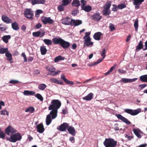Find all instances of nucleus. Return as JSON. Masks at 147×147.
<instances>
[{
	"mask_svg": "<svg viewBox=\"0 0 147 147\" xmlns=\"http://www.w3.org/2000/svg\"><path fill=\"white\" fill-rule=\"evenodd\" d=\"M6 114L7 116H8L9 113L6 110H4L0 111V114L1 115H5Z\"/></svg>",
	"mask_w": 147,
	"mask_h": 147,
	"instance_id": "49",
	"label": "nucleus"
},
{
	"mask_svg": "<svg viewBox=\"0 0 147 147\" xmlns=\"http://www.w3.org/2000/svg\"><path fill=\"white\" fill-rule=\"evenodd\" d=\"M40 51L42 55H45L47 51V50L46 48V47L45 46H41L40 48Z\"/></svg>",
	"mask_w": 147,
	"mask_h": 147,
	"instance_id": "32",
	"label": "nucleus"
},
{
	"mask_svg": "<svg viewBox=\"0 0 147 147\" xmlns=\"http://www.w3.org/2000/svg\"><path fill=\"white\" fill-rule=\"evenodd\" d=\"M140 79L142 82H147V75H144L140 76Z\"/></svg>",
	"mask_w": 147,
	"mask_h": 147,
	"instance_id": "33",
	"label": "nucleus"
},
{
	"mask_svg": "<svg viewBox=\"0 0 147 147\" xmlns=\"http://www.w3.org/2000/svg\"><path fill=\"white\" fill-rule=\"evenodd\" d=\"M24 14L25 17L28 19L32 18L34 15L33 11L31 9L28 8L25 9Z\"/></svg>",
	"mask_w": 147,
	"mask_h": 147,
	"instance_id": "6",
	"label": "nucleus"
},
{
	"mask_svg": "<svg viewBox=\"0 0 147 147\" xmlns=\"http://www.w3.org/2000/svg\"><path fill=\"white\" fill-rule=\"evenodd\" d=\"M45 34L44 32H41L39 31H37L33 32L32 35L35 37H38L40 36V37H42Z\"/></svg>",
	"mask_w": 147,
	"mask_h": 147,
	"instance_id": "25",
	"label": "nucleus"
},
{
	"mask_svg": "<svg viewBox=\"0 0 147 147\" xmlns=\"http://www.w3.org/2000/svg\"><path fill=\"white\" fill-rule=\"evenodd\" d=\"M43 41L47 45H51L52 44V42L51 40L45 39L43 40Z\"/></svg>",
	"mask_w": 147,
	"mask_h": 147,
	"instance_id": "43",
	"label": "nucleus"
},
{
	"mask_svg": "<svg viewBox=\"0 0 147 147\" xmlns=\"http://www.w3.org/2000/svg\"><path fill=\"white\" fill-rule=\"evenodd\" d=\"M106 50L105 49H103L102 51V52L100 53L102 57V58L101 59H98L96 62H94L91 63V66H94L97 65L98 64L102 62L104 59L105 58L106 56Z\"/></svg>",
	"mask_w": 147,
	"mask_h": 147,
	"instance_id": "4",
	"label": "nucleus"
},
{
	"mask_svg": "<svg viewBox=\"0 0 147 147\" xmlns=\"http://www.w3.org/2000/svg\"><path fill=\"white\" fill-rule=\"evenodd\" d=\"M117 66V64H115L114 65L111 67L110 69L108 71L105 73V76L108 75L111 72L113 69H114Z\"/></svg>",
	"mask_w": 147,
	"mask_h": 147,
	"instance_id": "29",
	"label": "nucleus"
},
{
	"mask_svg": "<svg viewBox=\"0 0 147 147\" xmlns=\"http://www.w3.org/2000/svg\"><path fill=\"white\" fill-rule=\"evenodd\" d=\"M134 27L135 28V30L136 31H137L138 28V20H136L135 21L134 24Z\"/></svg>",
	"mask_w": 147,
	"mask_h": 147,
	"instance_id": "50",
	"label": "nucleus"
},
{
	"mask_svg": "<svg viewBox=\"0 0 147 147\" xmlns=\"http://www.w3.org/2000/svg\"><path fill=\"white\" fill-rule=\"evenodd\" d=\"M69 140L72 143H74L75 142V138L73 137H70L69 138Z\"/></svg>",
	"mask_w": 147,
	"mask_h": 147,
	"instance_id": "63",
	"label": "nucleus"
},
{
	"mask_svg": "<svg viewBox=\"0 0 147 147\" xmlns=\"http://www.w3.org/2000/svg\"><path fill=\"white\" fill-rule=\"evenodd\" d=\"M137 79V78H135L133 79H130L126 78H122L120 80V81L122 82H123L124 83H127L128 82L131 83L136 81Z\"/></svg>",
	"mask_w": 147,
	"mask_h": 147,
	"instance_id": "18",
	"label": "nucleus"
},
{
	"mask_svg": "<svg viewBox=\"0 0 147 147\" xmlns=\"http://www.w3.org/2000/svg\"><path fill=\"white\" fill-rule=\"evenodd\" d=\"M125 137L128 140H131V139L133 138V137L131 136H128L127 134L125 135Z\"/></svg>",
	"mask_w": 147,
	"mask_h": 147,
	"instance_id": "55",
	"label": "nucleus"
},
{
	"mask_svg": "<svg viewBox=\"0 0 147 147\" xmlns=\"http://www.w3.org/2000/svg\"><path fill=\"white\" fill-rule=\"evenodd\" d=\"M93 94L92 93H90L87 96L83 97V99L86 100H90L93 97Z\"/></svg>",
	"mask_w": 147,
	"mask_h": 147,
	"instance_id": "27",
	"label": "nucleus"
},
{
	"mask_svg": "<svg viewBox=\"0 0 147 147\" xmlns=\"http://www.w3.org/2000/svg\"><path fill=\"white\" fill-rule=\"evenodd\" d=\"M21 56L24 57V61L25 62H26L27 61V60L26 55L22 53L21 55Z\"/></svg>",
	"mask_w": 147,
	"mask_h": 147,
	"instance_id": "61",
	"label": "nucleus"
},
{
	"mask_svg": "<svg viewBox=\"0 0 147 147\" xmlns=\"http://www.w3.org/2000/svg\"><path fill=\"white\" fill-rule=\"evenodd\" d=\"M47 85L44 84H41L38 85V88L41 90H43L47 87Z\"/></svg>",
	"mask_w": 147,
	"mask_h": 147,
	"instance_id": "40",
	"label": "nucleus"
},
{
	"mask_svg": "<svg viewBox=\"0 0 147 147\" xmlns=\"http://www.w3.org/2000/svg\"><path fill=\"white\" fill-rule=\"evenodd\" d=\"M11 36L9 35H5L3 36L2 38L3 41L6 43H7L8 42V40L11 38Z\"/></svg>",
	"mask_w": 147,
	"mask_h": 147,
	"instance_id": "30",
	"label": "nucleus"
},
{
	"mask_svg": "<svg viewBox=\"0 0 147 147\" xmlns=\"http://www.w3.org/2000/svg\"><path fill=\"white\" fill-rule=\"evenodd\" d=\"M92 17L94 20L96 21H99L102 18V16L100 15L99 13L94 14Z\"/></svg>",
	"mask_w": 147,
	"mask_h": 147,
	"instance_id": "20",
	"label": "nucleus"
},
{
	"mask_svg": "<svg viewBox=\"0 0 147 147\" xmlns=\"http://www.w3.org/2000/svg\"><path fill=\"white\" fill-rule=\"evenodd\" d=\"M144 0H133V4L135 6L136 9H139L140 7V5H141L142 3L144 1Z\"/></svg>",
	"mask_w": 147,
	"mask_h": 147,
	"instance_id": "11",
	"label": "nucleus"
},
{
	"mask_svg": "<svg viewBox=\"0 0 147 147\" xmlns=\"http://www.w3.org/2000/svg\"><path fill=\"white\" fill-rule=\"evenodd\" d=\"M49 81L52 83H54L60 85L63 84V83L62 81H59L55 78H51L49 79Z\"/></svg>",
	"mask_w": 147,
	"mask_h": 147,
	"instance_id": "24",
	"label": "nucleus"
},
{
	"mask_svg": "<svg viewBox=\"0 0 147 147\" xmlns=\"http://www.w3.org/2000/svg\"><path fill=\"white\" fill-rule=\"evenodd\" d=\"M1 19L3 21L6 23L9 24L12 22L11 20L5 15L2 16Z\"/></svg>",
	"mask_w": 147,
	"mask_h": 147,
	"instance_id": "16",
	"label": "nucleus"
},
{
	"mask_svg": "<svg viewBox=\"0 0 147 147\" xmlns=\"http://www.w3.org/2000/svg\"><path fill=\"white\" fill-rule=\"evenodd\" d=\"M64 82H65L67 84L69 85H73L74 84V83L73 82L67 80V79H66V80H65Z\"/></svg>",
	"mask_w": 147,
	"mask_h": 147,
	"instance_id": "57",
	"label": "nucleus"
},
{
	"mask_svg": "<svg viewBox=\"0 0 147 147\" xmlns=\"http://www.w3.org/2000/svg\"><path fill=\"white\" fill-rule=\"evenodd\" d=\"M64 59V57L59 55L55 57L54 59V61L55 62H57L63 60Z\"/></svg>",
	"mask_w": 147,
	"mask_h": 147,
	"instance_id": "38",
	"label": "nucleus"
},
{
	"mask_svg": "<svg viewBox=\"0 0 147 147\" xmlns=\"http://www.w3.org/2000/svg\"><path fill=\"white\" fill-rule=\"evenodd\" d=\"M45 68L49 71L48 75H50L52 76L57 75L61 72L60 70L56 71H55L56 69L53 66H47Z\"/></svg>",
	"mask_w": 147,
	"mask_h": 147,
	"instance_id": "2",
	"label": "nucleus"
},
{
	"mask_svg": "<svg viewBox=\"0 0 147 147\" xmlns=\"http://www.w3.org/2000/svg\"><path fill=\"white\" fill-rule=\"evenodd\" d=\"M5 55L6 57H7V61H10L12 59V55L9 52V51L7 53H6Z\"/></svg>",
	"mask_w": 147,
	"mask_h": 147,
	"instance_id": "36",
	"label": "nucleus"
},
{
	"mask_svg": "<svg viewBox=\"0 0 147 147\" xmlns=\"http://www.w3.org/2000/svg\"><path fill=\"white\" fill-rule=\"evenodd\" d=\"M67 130L70 134L73 136H75L76 134V131L74 128L72 126L68 127Z\"/></svg>",
	"mask_w": 147,
	"mask_h": 147,
	"instance_id": "17",
	"label": "nucleus"
},
{
	"mask_svg": "<svg viewBox=\"0 0 147 147\" xmlns=\"http://www.w3.org/2000/svg\"><path fill=\"white\" fill-rule=\"evenodd\" d=\"M41 26L42 24L40 23H38L35 26V27L37 29H39L41 28Z\"/></svg>",
	"mask_w": 147,
	"mask_h": 147,
	"instance_id": "64",
	"label": "nucleus"
},
{
	"mask_svg": "<svg viewBox=\"0 0 147 147\" xmlns=\"http://www.w3.org/2000/svg\"><path fill=\"white\" fill-rule=\"evenodd\" d=\"M92 9L91 6L87 5L83 7V10L87 12H89Z\"/></svg>",
	"mask_w": 147,
	"mask_h": 147,
	"instance_id": "42",
	"label": "nucleus"
},
{
	"mask_svg": "<svg viewBox=\"0 0 147 147\" xmlns=\"http://www.w3.org/2000/svg\"><path fill=\"white\" fill-rule=\"evenodd\" d=\"M35 94V92H34L29 90H25L23 92L24 95L26 96L34 95Z\"/></svg>",
	"mask_w": 147,
	"mask_h": 147,
	"instance_id": "31",
	"label": "nucleus"
},
{
	"mask_svg": "<svg viewBox=\"0 0 147 147\" xmlns=\"http://www.w3.org/2000/svg\"><path fill=\"white\" fill-rule=\"evenodd\" d=\"M63 6H64L61 4L58 6L57 7L58 10L60 12L64 11V7Z\"/></svg>",
	"mask_w": 147,
	"mask_h": 147,
	"instance_id": "46",
	"label": "nucleus"
},
{
	"mask_svg": "<svg viewBox=\"0 0 147 147\" xmlns=\"http://www.w3.org/2000/svg\"><path fill=\"white\" fill-rule=\"evenodd\" d=\"M113 7L112 8V11H117L118 9V7L115 4H113Z\"/></svg>",
	"mask_w": 147,
	"mask_h": 147,
	"instance_id": "60",
	"label": "nucleus"
},
{
	"mask_svg": "<svg viewBox=\"0 0 147 147\" xmlns=\"http://www.w3.org/2000/svg\"><path fill=\"white\" fill-rule=\"evenodd\" d=\"M70 3L69 0H62V5L64 6H66L68 5Z\"/></svg>",
	"mask_w": 147,
	"mask_h": 147,
	"instance_id": "45",
	"label": "nucleus"
},
{
	"mask_svg": "<svg viewBox=\"0 0 147 147\" xmlns=\"http://www.w3.org/2000/svg\"><path fill=\"white\" fill-rule=\"evenodd\" d=\"M35 96L38 99L40 100V101H43V98L40 94L39 93H37L36 94Z\"/></svg>",
	"mask_w": 147,
	"mask_h": 147,
	"instance_id": "47",
	"label": "nucleus"
},
{
	"mask_svg": "<svg viewBox=\"0 0 147 147\" xmlns=\"http://www.w3.org/2000/svg\"><path fill=\"white\" fill-rule=\"evenodd\" d=\"M16 131V130L11 126H9L5 129V133L8 135H10V133L12 135L15 133Z\"/></svg>",
	"mask_w": 147,
	"mask_h": 147,
	"instance_id": "7",
	"label": "nucleus"
},
{
	"mask_svg": "<svg viewBox=\"0 0 147 147\" xmlns=\"http://www.w3.org/2000/svg\"><path fill=\"white\" fill-rule=\"evenodd\" d=\"M124 112L131 115H135L141 112L140 109H138L136 110H133L130 109H125L124 110Z\"/></svg>",
	"mask_w": 147,
	"mask_h": 147,
	"instance_id": "5",
	"label": "nucleus"
},
{
	"mask_svg": "<svg viewBox=\"0 0 147 147\" xmlns=\"http://www.w3.org/2000/svg\"><path fill=\"white\" fill-rule=\"evenodd\" d=\"M118 8L120 9H122L123 8H125L126 7V5L123 4L119 5L118 6Z\"/></svg>",
	"mask_w": 147,
	"mask_h": 147,
	"instance_id": "52",
	"label": "nucleus"
},
{
	"mask_svg": "<svg viewBox=\"0 0 147 147\" xmlns=\"http://www.w3.org/2000/svg\"><path fill=\"white\" fill-rule=\"evenodd\" d=\"M42 11L41 10H37L35 12V16L36 17H38L39 15L42 13Z\"/></svg>",
	"mask_w": 147,
	"mask_h": 147,
	"instance_id": "48",
	"label": "nucleus"
},
{
	"mask_svg": "<svg viewBox=\"0 0 147 147\" xmlns=\"http://www.w3.org/2000/svg\"><path fill=\"white\" fill-rule=\"evenodd\" d=\"M102 35V33L100 32H96L94 34L93 37L95 40H99L100 39L101 36Z\"/></svg>",
	"mask_w": 147,
	"mask_h": 147,
	"instance_id": "23",
	"label": "nucleus"
},
{
	"mask_svg": "<svg viewBox=\"0 0 147 147\" xmlns=\"http://www.w3.org/2000/svg\"><path fill=\"white\" fill-rule=\"evenodd\" d=\"M19 81L17 80H11L9 82V83L15 84L18 83Z\"/></svg>",
	"mask_w": 147,
	"mask_h": 147,
	"instance_id": "54",
	"label": "nucleus"
},
{
	"mask_svg": "<svg viewBox=\"0 0 147 147\" xmlns=\"http://www.w3.org/2000/svg\"><path fill=\"white\" fill-rule=\"evenodd\" d=\"M61 46L64 49L68 48L70 46V43L63 40L61 45Z\"/></svg>",
	"mask_w": 147,
	"mask_h": 147,
	"instance_id": "21",
	"label": "nucleus"
},
{
	"mask_svg": "<svg viewBox=\"0 0 147 147\" xmlns=\"http://www.w3.org/2000/svg\"><path fill=\"white\" fill-rule=\"evenodd\" d=\"M36 128L37 131L39 133H42L45 130V129L42 123L38 124L36 126Z\"/></svg>",
	"mask_w": 147,
	"mask_h": 147,
	"instance_id": "19",
	"label": "nucleus"
},
{
	"mask_svg": "<svg viewBox=\"0 0 147 147\" xmlns=\"http://www.w3.org/2000/svg\"><path fill=\"white\" fill-rule=\"evenodd\" d=\"M71 4L73 6L78 7L80 5V1L78 0H73Z\"/></svg>",
	"mask_w": 147,
	"mask_h": 147,
	"instance_id": "28",
	"label": "nucleus"
},
{
	"mask_svg": "<svg viewBox=\"0 0 147 147\" xmlns=\"http://www.w3.org/2000/svg\"><path fill=\"white\" fill-rule=\"evenodd\" d=\"M77 10H73L72 11L71 14L74 16H75L77 15Z\"/></svg>",
	"mask_w": 147,
	"mask_h": 147,
	"instance_id": "62",
	"label": "nucleus"
},
{
	"mask_svg": "<svg viewBox=\"0 0 147 147\" xmlns=\"http://www.w3.org/2000/svg\"><path fill=\"white\" fill-rule=\"evenodd\" d=\"M143 48L142 41H140L138 45L136 47V51H138L143 49Z\"/></svg>",
	"mask_w": 147,
	"mask_h": 147,
	"instance_id": "34",
	"label": "nucleus"
},
{
	"mask_svg": "<svg viewBox=\"0 0 147 147\" xmlns=\"http://www.w3.org/2000/svg\"><path fill=\"white\" fill-rule=\"evenodd\" d=\"M93 45V42L91 41V38L90 37H88L86 39H84V47H92Z\"/></svg>",
	"mask_w": 147,
	"mask_h": 147,
	"instance_id": "8",
	"label": "nucleus"
},
{
	"mask_svg": "<svg viewBox=\"0 0 147 147\" xmlns=\"http://www.w3.org/2000/svg\"><path fill=\"white\" fill-rule=\"evenodd\" d=\"M110 1L107 2L105 4V6L103 7L104 9L109 10L111 5Z\"/></svg>",
	"mask_w": 147,
	"mask_h": 147,
	"instance_id": "39",
	"label": "nucleus"
},
{
	"mask_svg": "<svg viewBox=\"0 0 147 147\" xmlns=\"http://www.w3.org/2000/svg\"><path fill=\"white\" fill-rule=\"evenodd\" d=\"M41 20L42 23L45 24H52L53 22V21L51 19L50 17L43 16L42 17Z\"/></svg>",
	"mask_w": 147,
	"mask_h": 147,
	"instance_id": "9",
	"label": "nucleus"
},
{
	"mask_svg": "<svg viewBox=\"0 0 147 147\" xmlns=\"http://www.w3.org/2000/svg\"><path fill=\"white\" fill-rule=\"evenodd\" d=\"M103 14L104 16L109 15L111 13V11L109 10L103 9L102 11Z\"/></svg>",
	"mask_w": 147,
	"mask_h": 147,
	"instance_id": "44",
	"label": "nucleus"
},
{
	"mask_svg": "<svg viewBox=\"0 0 147 147\" xmlns=\"http://www.w3.org/2000/svg\"><path fill=\"white\" fill-rule=\"evenodd\" d=\"M69 124L67 123H63L61 124L59 127L57 128V129L60 131H63L66 130L67 128H68Z\"/></svg>",
	"mask_w": 147,
	"mask_h": 147,
	"instance_id": "14",
	"label": "nucleus"
},
{
	"mask_svg": "<svg viewBox=\"0 0 147 147\" xmlns=\"http://www.w3.org/2000/svg\"><path fill=\"white\" fill-rule=\"evenodd\" d=\"M72 19L67 17L62 20V23L65 25H71Z\"/></svg>",
	"mask_w": 147,
	"mask_h": 147,
	"instance_id": "12",
	"label": "nucleus"
},
{
	"mask_svg": "<svg viewBox=\"0 0 147 147\" xmlns=\"http://www.w3.org/2000/svg\"><path fill=\"white\" fill-rule=\"evenodd\" d=\"M133 131L137 137L139 138H141L142 136L140 134H143V132L139 128L134 129Z\"/></svg>",
	"mask_w": 147,
	"mask_h": 147,
	"instance_id": "15",
	"label": "nucleus"
},
{
	"mask_svg": "<svg viewBox=\"0 0 147 147\" xmlns=\"http://www.w3.org/2000/svg\"><path fill=\"white\" fill-rule=\"evenodd\" d=\"M22 139V136L20 133L13 134L11 136L9 140L11 142H15L17 141H20Z\"/></svg>",
	"mask_w": 147,
	"mask_h": 147,
	"instance_id": "3",
	"label": "nucleus"
},
{
	"mask_svg": "<svg viewBox=\"0 0 147 147\" xmlns=\"http://www.w3.org/2000/svg\"><path fill=\"white\" fill-rule=\"evenodd\" d=\"M64 82H65L67 84L69 85H73L74 84V83L73 82L67 80V79H66V80H65Z\"/></svg>",
	"mask_w": 147,
	"mask_h": 147,
	"instance_id": "56",
	"label": "nucleus"
},
{
	"mask_svg": "<svg viewBox=\"0 0 147 147\" xmlns=\"http://www.w3.org/2000/svg\"><path fill=\"white\" fill-rule=\"evenodd\" d=\"M8 51V49L7 48L1 47L0 48V53L1 54H5Z\"/></svg>",
	"mask_w": 147,
	"mask_h": 147,
	"instance_id": "37",
	"label": "nucleus"
},
{
	"mask_svg": "<svg viewBox=\"0 0 147 147\" xmlns=\"http://www.w3.org/2000/svg\"><path fill=\"white\" fill-rule=\"evenodd\" d=\"M118 72L121 74H125L126 73V71L123 69H119L118 70Z\"/></svg>",
	"mask_w": 147,
	"mask_h": 147,
	"instance_id": "59",
	"label": "nucleus"
},
{
	"mask_svg": "<svg viewBox=\"0 0 147 147\" xmlns=\"http://www.w3.org/2000/svg\"><path fill=\"white\" fill-rule=\"evenodd\" d=\"M82 22L81 20H75L72 19L71 26H78L82 24Z\"/></svg>",
	"mask_w": 147,
	"mask_h": 147,
	"instance_id": "22",
	"label": "nucleus"
},
{
	"mask_svg": "<svg viewBox=\"0 0 147 147\" xmlns=\"http://www.w3.org/2000/svg\"><path fill=\"white\" fill-rule=\"evenodd\" d=\"M109 27L111 31H113L115 29V28L114 26L111 23L110 24Z\"/></svg>",
	"mask_w": 147,
	"mask_h": 147,
	"instance_id": "53",
	"label": "nucleus"
},
{
	"mask_svg": "<svg viewBox=\"0 0 147 147\" xmlns=\"http://www.w3.org/2000/svg\"><path fill=\"white\" fill-rule=\"evenodd\" d=\"M85 35L83 37V39H86V38L88 37H90V32H86L84 33Z\"/></svg>",
	"mask_w": 147,
	"mask_h": 147,
	"instance_id": "51",
	"label": "nucleus"
},
{
	"mask_svg": "<svg viewBox=\"0 0 147 147\" xmlns=\"http://www.w3.org/2000/svg\"><path fill=\"white\" fill-rule=\"evenodd\" d=\"M5 134L3 131V132L0 133V138L3 139H4L5 137Z\"/></svg>",
	"mask_w": 147,
	"mask_h": 147,
	"instance_id": "58",
	"label": "nucleus"
},
{
	"mask_svg": "<svg viewBox=\"0 0 147 147\" xmlns=\"http://www.w3.org/2000/svg\"><path fill=\"white\" fill-rule=\"evenodd\" d=\"M51 104L48 107L49 110H52L49 114L47 116L46 123L49 125L52 121V119H55L57 116L58 109L61 105V102L58 100H53L51 102Z\"/></svg>",
	"mask_w": 147,
	"mask_h": 147,
	"instance_id": "1",
	"label": "nucleus"
},
{
	"mask_svg": "<svg viewBox=\"0 0 147 147\" xmlns=\"http://www.w3.org/2000/svg\"><path fill=\"white\" fill-rule=\"evenodd\" d=\"M63 40L61 38L58 36H57L53 38L52 39V40L54 44H59L61 45Z\"/></svg>",
	"mask_w": 147,
	"mask_h": 147,
	"instance_id": "13",
	"label": "nucleus"
},
{
	"mask_svg": "<svg viewBox=\"0 0 147 147\" xmlns=\"http://www.w3.org/2000/svg\"><path fill=\"white\" fill-rule=\"evenodd\" d=\"M11 26L12 28L15 30H18L19 29L18 24L16 22L12 23Z\"/></svg>",
	"mask_w": 147,
	"mask_h": 147,
	"instance_id": "35",
	"label": "nucleus"
},
{
	"mask_svg": "<svg viewBox=\"0 0 147 147\" xmlns=\"http://www.w3.org/2000/svg\"><path fill=\"white\" fill-rule=\"evenodd\" d=\"M34 108L33 107H30L26 109L25 111L26 112H30L31 113H32L34 112Z\"/></svg>",
	"mask_w": 147,
	"mask_h": 147,
	"instance_id": "41",
	"label": "nucleus"
},
{
	"mask_svg": "<svg viewBox=\"0 0 147 147\" xmlns=\"http://www.w3.org/2000/svg\"><path fill=\"white\" fill-rule=\"evenodd\" d=\"M45 0H33L31 2L33 5L36 4H44L45 2Z\"/></svg>",
	"mask_w": 147,
	"mask_h": 147,
	"instance_id": "26",
	"label": "nucleus"
},
{
	"mask_svg": "<svg viewBox=\"0 0 147 147\" xmlns=\"http://www.w3.org/2000/svg\"><path fill=\"white\" fill-rule=\"evenodd\" d=\"M115 116L119 119L121 120L126 124H131V122L129 121L123 116L121 115L120 114H116Z\"/></svg>",
	"mask_w": 147,
	"mask_h": 147,
	"instance_id": "10",
	"label": "nucleus"
}]
</instances>
